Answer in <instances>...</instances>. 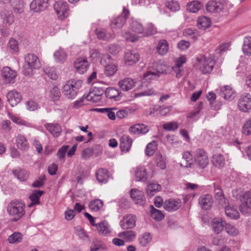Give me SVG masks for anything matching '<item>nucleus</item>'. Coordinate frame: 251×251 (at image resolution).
<instances>
[{
    "label": "nucleus",
    "mask_w": 251,
    "mask_h": 251,
    "mask_svg": "<svg viewBox=\"0 0 251 251\" xmlns=\"http://www.w3.org/2000/svg\"><path fill=\"white\" fill-rule=\"evenodd\" d=\"M6 211L9 216L13 217V221L16 222L25 214V204L19 200L12 201L8 204Z\"/></svg>",
    "instance_id": "obj_1"
},
{
    "label": "nucleus",
    "mask_w": 251,
    "mask_h": 251,
    "mask_svg": "<svg viewBox=\"0 0 251 251\" xmlns=\"http://www.w3.org/2000/svg\"><path fill=\"white\" fill-rule=\"evenodd\" d=\"M82 81L79 79H71L67 81L62 87L63 95L68 99H75L79 89L81 87Z\"/></svg>",
    "instance_id": "obj_2"
},
{
    "label": "nucleus",
    "mask_w": 251,
    "mask_h": 251,
    "mask_svg": "<svg viewBox=\"0 0 251 251\" xmlns=\"http://www.w3.org/2000/svg\"><path fill=\"white\" fill-rule=\"evenodd\" d=\"M41 67L40 61L38 57L32 53L25 55L23 72L25 75H30L33 70L38 69Z\"/></svg>",
    "instance_id": "obj_3"
},
{
    "label": "nucleus",
    "mask_w": 251,
    "mask_h": 251,
    "mask_svg": "<svg viewBox=\"0 0 251 251\" xmlns=\"http://www.w3.org/2000/svg\"><path fill=\"white\" fill-rule=\"evenodd\" d=\"M194 163L200 169L205 168L209 164V158L207 152L202 148L196 150L194 156Z\"/></svg>",
    "instance_id": "obj_4"
},
{
    "label": "nucleus",
    "mask_w": 251,
    "mask_h": 251,
    "mask_svg": "<svg viewBox=\"0 0 251 251\" xmlns=\"http://www.w3.org/2000/svg\"><path fill=\"white\" fill-rule=\"evenodd\" d=\"M241 204L239 209L241 213L248 216L251 213V191L245 193L240 198Z\"/></svg>",
    "instance_id": "obj_5"
},
{
    "label": "nucleus",
    "mask_w": 251,
    "mask_h": 251,
    "mask_svg": "<svg viewBox=\"0 0 251 251\" xmlns=\"http://www.w3.org/2000/svg\"><path fill=\"white\" fill-rule=\"evenodd\" d=\"M198 66L200 70L203 73H210L214 66L215 62L211 58H206L204 56H200L197 57Z\"/></svg>",
    "instance_id": "obj_6"
},
{
    "label": "nucleus",
    "mask_w": 251,
    "mask_h": 251,
    "mask_svg": "<svg viewBox=\"0 0 251 251\" xmlns=\"http://www.w3.org/2000/svg\"><path fill=\"white\" fill-rule=\"evenodd\" d=\"M226 8L227 3L224 0H211L206 4V10L211 13H220Z\"/></svg>",
    "instance_id": "obj_7"
},
{
    "label": "nucleus",
    "mask_w": 251,
    "mask_h": 251,
    "mask_svg": "<svg viewBox=\"0 0 251 251\" xmlns=\"http://www.w3.org/2000/svg\"><path fill=\"white\" fill-rule=\"evenodd\" d=\"M54 9L60 20L66 18L69 15L68 3L63 0L56 2L54 4Z\"/></svg>",
    "instance_id": "obj_8"
},
{
    "label": "nucleus",
    "mask_w": 251,
    "mask_h": 251,
    "mask_svg": "<svg viewBox=\"0 0 251 251\" xmlns=\"http://www.w3.org/2000/svg\"><path fill=\"white\" fill-rule=\"evenodd\" d=\"M239 109L243 112H251V95L250 93L242 95L238 102Z\"/></svg>",
    "instance_id": "obj_9"
},
{
    "label": "nucleus",
    "mask_w": 251,
    "mask_h": 251,
    "mask_svg": "<svg viewBox=\"0 0 251 251\" xmlns=\"http://www.w3.org/2000/svg\"><path fill=\"white\" fill-rule=\"evenodd\" d=\"M104 92V90L101 88L93 86L86 99L94 103L99 102L101 100Z\"/></svg>",
    "instance_id": "obj_10"
},
{
    "label": "nucleus",
    "mask_w": 251,
    "mask_h": 251,
    "mask_svg": "<svg viewBox=\"0 0 251 251\" xmlns=\"http://www.w3.org/2000/svg\"><path fill=\"white\" fill-rule=\"evenodd\" d=\"M17 76V72L9 67H5L1 70L2 80L5 83H13Z\"/></svg>",
    "instance_id": "obj_11"
},
{
    "label": "nucleus",
    "mask_w": 251,
    "mask_h": 251,
    "mask_svg": "<svg viewBox=\"0 0 251 251\" xmlns=\"http://www.w3.org/2000/svg\"><path fill=\"white\" fill-rule=\"evenodd\" d=\"M49 6L48 0H33L30 4L31 10L34 12L44 11Z\"/></svg>",
    "instance_id": "obj_12"
},
{
    "label": "nucleus",
    "mask_w": 251,
    "mask_h": 251,
    "mask_svg": "<svg viewBox=\"0 0 251 251\" xmlns=\"http://www.w3.org/2000/svg\"><path fill=\"white\" fill-rule=\"evenodd\" d=\"M136 218L135 215L129 214L125 216L120 222V226L123 229H132L136 225Z\"/></svg>",
    "instance_id": "obj_13"
},
{
    "label": "nucleus",
    "mask_w": 251,
    "mask_h": 251,
    "mask_svg": "<svg viewBox=\"0 0 251 251\" xmlns=\"http://www.w3.org/2000/svg\"><path fill=\"white\" fill-rule=\"evenodd\" d=\"M89 63L84 58H78L74 62V67L76 71L80 74H83L88 69Z\"/></svg>",
    "instance_id": "obj_14"
},
{
    "label": "nucleus",
    "mask_w": 251,
    "mask_h": 251,
    "mask_svg": "<svg viewBox=\"0 0 251 251\" xmlns=\"http://www.w3.org/2000/svg\"><path fill=\"white\" fill-rule=\"evenodd\" d=\"M163 205L165 210L172 212L177 210L181 206V202L180 200L171 199L166 200Z\"/></svg>",
    "instance_id": "obj_15"
},
{
    "label": "nucleus",
    "mask_w": 251,
    "mask_h": 251,
    "mask_svg": "<svg viewBox=\"0 0 251 251\" xmlns=\"http://www.w3.org/2000/svg\"><path fill=\"white\" fill-rule=\"evenodd\" d=\"M6 98L12 107L17 105L22 100L21 95L15 90L9 91L6 95Z\"/></svg>",
    "instance_id": "obj_16"
},
{
    "label": "nucleus",
    "mask_w": 251,
    "mask_h": 251,
    "mask_svg": "<svg viewBox=\"0 0 251 251\" xmlns=\"http://www.w3.org/2000/svg\"><path fill=\"white\" fill-rule=\"evenodd\" d=\"M213 201L212 196L209 194L201 196L199 199V203L201 207L205 210L209 209Z\"/></svg>",
    "instance_id": "obj_17"
},
{
    "label": "nucleus",
    "mask_w": 251,
    "mask_h": 251,
    "mask_svg": "<svg viewBox=\"0 0 251 251\" xmlns=\"http://www.w3.org/2000/svg\"><path fill=\"white\" fill-rule=\"evenodd\" d=\"M135 84V80L129 77L124 78L118 82V86L124 91H127L132 89Z\"/></svg>",
    "instance_id": "obj_18"
},
{
    "label": "nucleus",
    "mask_w": 251,
    "mask_h": 251,
    "mask_svg": "<svg viewBox=\"0 0 251 251\" xmlns=\"http://www.w3.org/2000/svg\"><path fill=\"white\" fill-rule=\"evenodd\" d=\"M226 225L225 221L220 217L214 218L211 223L212 230L217 234L220 233L223 230Z\"/></svg>",
    "instance_id": "obj_19"
},
{
    "label": "nucleus",
    "mask_w": 251,
    "mask_h": 251,
    "mask_svg": "<svg viewBox=\"0 0 251 251\" xmlns=\"http://www.w3.org/2000/svg\"><path fill=\"white\" fill-rule=\"evenodd\" d=\"M132 143L131 138L127 135H123L120 139V147L122 152L129 151Z\"/></svg>",
    "instance_id": "obj_20"
},
{
    "label": "nucleus",
    "mask_w": 251,
    "mask_h": 251,
    "mask_svg": "<svg viewBox=\"0 0 251 251\" xmlns=\"http://www.w3.org/2000/svg\"><path fill=\"white\" fill-rule=\"evenodd\" d=\"M139 58V55L135 51L128 50L125 53L124 61L127 65H132L136 63Z\"/></svg>",
    "instance_id": "obj_21"
},
{
    "label": "nucleus",
    "mask_w": 251,
    "mask_h": 251,
    "mask_svg": "<svg viewBox=\"0 0 251 251\" xmlns=\"http://www.w3.org/2000/svg\"><path fill=\"white\" fill-rule=\"evenodd\" d=\"M130 197L137 204H143L145 197L143 192L136 189H132L130 191Z\"/></svg>",
    "instance_id": "obj_22"
},
{
    "label": "nucleus",
    "mask_w": 251,
    "mask_h": 251,
    "mask_svg": "<svg viewBox=\"0 0 251 251\" xmlns=\"http://www.w3.org/2000/svg\"><path fill=\"white\" fill-rule=\"evenodd\" d=\"M221 95L225 99L231 100L234 99L236 96V92L230 86H226L221 89Z\"/></svg>",
    "instance_id": "obj_23"
},
{
    "label": "nucleus",
    "mask_w": 251,
    "mask_h": 251,
    "mask_svg": "<svg viewBox=\"0 0 251 251\" xmlns=\"http://www.w3.org/2000/svg\"><path fill=\"white\" fill-rule=\"evenodd\" d=\"M45 126L54 137H58L62 132L60 126L57 123H47L45 125Z\"/></svg>",
    "instance_id": "obj_24"
},
{
    "label": "nucleus",
    "mask_w": 251,
    "mask_h": 251,
    "mask_svg": "<svg viewBox=\"0 0 251 251\" xmlns=\"http://www.w3.org/2000/svg\"><path fill=\"white\" fill-rule=\"evenodd\" d=\"M121 93L117 89L113 87L107 88L105 91V95L106 98L114 100L119 101L121 98Z\"/></svg>",
    "instance_id": "obj_25"
},
{
    "label": "nucleus",
    "mask_w": 251,
    "mask_h": 251,
    "mask_svg": "<svg viewBox=\"0 0 251 251\" xmlns=\"http://www.w3.org/2000/svg\"><path fill=\"white\" fill-rule=\"evenodd\" d=\"M44 191L41 190H34L29 195V199L31 202L28 205L29 207H31L34 205L40 203V198L43 194Z\"/></svg>",
    "instance_id": "obj_26"
},
{
    "label": "nucleus",
    "mask_w": 251,
    "mask_h": 251,
    "mask_svg": "<svg viewBox=\"0 0 251 251\" xmlns=\"http://www.w3.org/2000/svg\"><path fill=\"white\" fill-rule=\"evenodd\" d=\"M211 162L215 167L221 168L225 164V158L223 154L216 153L212 156Z\"/></svg>",
    "instance_id": "obj_27"
},
{
    "label": "nucleus",
    "mask_w": 251,
    "mask_h": 251,
    "mask_svg": "<svg viewBox=\"0 0 251 251\" xmlns=\"http://www.w3.org/2000/svg\"><path fill=\"white\" fill-rule=\"evenodd\" d=\"M135 176L137 181H146L148 178L147 169L144 166H140L136 168Z\"/></svg>",
    "instance_id": "obj_28"
},
{
    "label": "nucleus",
    "mask_w": 251,
    "mask_h": 251,
    "mask_svg": "<svg viewBox=\"0 0 251 251\" xmlns=\"http://www.w3.org/2000/svg\"><path fill=\"white\" fill-rule=\"evenodd\" d=\"M16 142L17 147L21 150L26 151L29 148V144L26 138L21 134L16 137Z\"/></svg>",
    "instance_id": "obj_29"
},
{
    "label": "nucleus",
    "mask_w": 251,
    "mask_h": 251,
    "mask_svg": "<svg viewBox=\"0 0 251 251\" xmlns=\"http://www.w3.org/2000/svg\"><path fill=\"white\" fill-rule=\"evenodd\" d=\"M129 131L135 134H145L149 131L148 127L144 124H136L129 128Z\"/></svg>",
    "instance_id": "obj_30"
},
{
    "label": "nucleus",
    "mask_w": 251,
    "mask_h": 251,
    "mask_svg": "<svg viewBox=\"0 0 251 251\" xmlns=\"http://www.w3.org/2000/svg\"><path fill=\"white\" fill-rule=\"evenodd\" d=\"M95 33L99 39L105 41H109L114 38V35L111 33H106L103 29L97 28L95 30Z\"/></svg>",
    "instance_id": "obj_31"
},
{
    "label": "nucleus",
    "mask_w": 251,
    "mask_h": 251,
    "mask_svg": "<svg viewBox=\"0 0 251 251\" xmlns=\"http://www.w3.org/2000/svg\"><path fill=\"white\" fill-rule=\"evenodd\" d=\"M1 17L5 24L10 25L14 22V15L11 11L3 10L1 13Z\"/></svg>",
    "instance_id": "obj_32"
},
{
    "label": "nucleus",
    "mask_w": 251,
    "mask_h": 251,
    "mask_svg": "<svg viewBox=\"0 0 251 251\" xmlns=\"http://www.w3.org/2000/svg\"><path fill=\"white\" fill-rule=\"evenodd\" d=\"M98 181L101 183H105L108 179V171L106 169L100 168L96 173Z\"/></svg>",
    "instance_id": "obj_33"
},
{
    "label": "nucleus",
    "mask_w": 251,
    "mask_h": 251,
    "mask_svg": "<svg viewBox=\"0 0 251 251\" xmlns=\"http://www.w3.org/2000/svg\"><path fill=\"white\" fill-rule=\"evenodd\" d=\"M211 24L210 19L207 17H200L198 20V26L200 29L202 30H205L208 28L210 26Z\"/></svg>",
    "instance_id": "obj_34"
},
{
    "label": "nucleus",
    "mask_w": 251,
    "mask_h": 251,
    "mask_svg": "<svg viewBox=\"0 0 251 251\" xmlns=\"http://www.w3.org/2000/svg\"><path fill=\"white\" fill-rule=\"evenodd\" d=\"M125 22V17L122 15H120L112 21L110 24L111 27L113 29H120L123 27Z\"/></svg>",
    "instance_id": "obj_35"
},
{
    "label": "nucleus",
    "mask_w": 251,
    "mask_h": 251,
    "mask_svg": "<svg viewBox=\"0 0 251 251\" xmlns=\"http://www.w3.org/2000/svg\"><path fill=\"white\" fill-rule=\"evenodd\" d=\"M192 158V155L190 151L184 152L182 155L183 162H181L180 165L185 168L191 167L193 165Z\"/></svg>",
    "instance_id": "obj_36"
},
{
    "label": "nucleus",
    "mask_w": 251,
    "mask_h": 251,
    "mask_svg": "<svg viewBox=\"0 0 251 251\" xmlns=\"http://www.w3.org/2000/svg\"><path fill=\"white\" fill-rule=\"evenodd\" d=\"M117 109L114 108H97L96 110L102 113H104L111 120L116 119V114L115 111Z\"/></svg>",
    "instance_id": "obj_37"
},
{
    "label": "nucleus",
    "mask_w": 251,
    "mask_h": 251,
    "mask_svg": "<svg viewBox=\"0 0 251 251\" xmlns=\"http://www.w3.org/2000/svg\"><path fill=\"white\" fill-rule=\"evenodd\" d=\"M152 70L155 72L157 73L159 75H160V74L166 73V67L160 61L154 62L152 64Z\"/></svg>",
    "instance_id": "obj_38"
},
{
    "label": "nucleus",
    "mask_w": 251,
    "mask_h": 251,
    "mask_svg": "<svg viewBox=\"0 0 251 251\" xmlns=\"http://www.w3.org/2000/svg\"><path fill=\"white\" fill-rule=\"evenodd\" d=\"M242 50L245 55L248 56L251 55V37L248 36L244 38Z\"/></svg>",
    "instance_id": "obj_39"
},
{
    "label": "nucleus",
    "mask_w": 251,
    "mask_h": 251,
    "mask_svg": "<svg viewBox=\"0 0 251 251\" xmlns=\"http://www.w3.org/2000/svg\"><path fill=\"white\" fill-rule=\"evenodd\" d=\"M98 230L100 233L105 235L111 232L110 227L106 221H103L97 225Z\"/></svg>",
    "instance_id": "obj_40"
},
{
    "label": "nucleus",
    "mask_w": 251,
    "mask_h": 251,
    "mask_svg": "<svg viewBox=\"0 0 251 251\" xmlns=\"http://www.w3.org/2000/svg\"><path fill=\"white\" fill-rule=\"evenodd\" d=\"M169 50L168 44L165 40H160L157 46L158 53L160 55H164L168 52Z\"/></svg>",
    "instance_id": "obj_41"
},
{
    "label": "nucleus",
    "mask_w": 251,
    "mask_h": 251,
    "mask_svg": "<svg viewBox=\"0 0 251 251\" xmlns=\"http://www.w3.org/2000/svg\"><path fill=\"white\" fill-rule=\"evenodd\" d=\"M150 207L151 216L152 219L158 221H161L164 219V215L161 211L155 208L152 205H151Z\"/></svg>",
    "instance_id": "obj_42"
},
{
    "label": "nucleus",
    "mask_w": 251,
    "mask_h": 251,
    "mask_svg": "<svg viewBox=\"0 0 251 251\" xmlns=\"http://www.w3.org/2000/svg\"><path fill=\"white\" fill-rule=\"evenodd\" d=\"M155 161L157 167L162 170L166 168V158L160 153L156 154L154 157Z\"/></svg>",
    "instance_id": "obj_43"
},
{
    "label": "nucleus",
    "mask_w": 251,
    "mask_h": 251,
    "mask_svg": "<svg viewBox=\"0 0 251 251\" xmlns=\"http://www.w3.org/2000/svg\"><path fill=\"white\" fill-rule=\"evenodd\" d=\"M161 189V186L155 183H152L149 184L147 186V192L148 195L150 197H152L154 194Z\"/></svg>",
    "instance_id": "obj_44"
},
{
    "label": "nucleus",
    "mask_w": 251,
    "mask_h": 251,
    "mask_svg": "<svg viewBox=\"0 0 251 251\" xmlns=\"http://www.w3.org/2000/svg\"><path fill=\"white\" fill-rule=\"evenodd\" d=\"M136 236L135 232L132 230L125 231L118 234V236L124 237L127 242H131L133 240Z\"/></svg>",
    "instance_id": "obj_45"
},
{
    "label": "nucleus",
    "mask_w": 251,
    "mask_h": 251,
    "mask_svg": "<svg viewBox=\"0 0 251 251\" xmlns=\"http://www.w3.org/2000/svg\"><path fill=\"white\" fill-rule=\"evenodd\" d=\"M55 61L57 62H63L67 57V53L61 49L55 51L53 54Z\"/></svg>",
    "instance_id": "obj_46"
},
{
    "label": "nucleus",
    "mask_w": 251,
    "mask_h": 251,
    "mask_svg": "<svg viewBox=\"0 0 251 251\" xmlns=\"http://www.w3.org/2000/svg\"><path fill=\"white\" fill-rule=\"evenodd\" d=\"M225 213L227 217L231 219H236L239 218V212L233 207L226 206Z\"/></svg>",
    "instance_id": "obj_47"
},
{
    "label": "nucleus",
    "mask_w": 251,
    "mask_h": 251,
    "mask_svg": "<svg viewBox=\"0 0 251 251\" xmlns=\"http://www.w3.org/2000/svg\"><path fill=\"white\" fill-rule=\"evenodd\" d=\"M201 3L198 1H194L187 5L188 11L192 13H197L201 8Z\"/></svg>",
    "instance_id": "obj_48"
},
{
    "label": "nucleus",
    "mask_w": 251,
    "mask_h": 251,
    "mask_svg": "<svg viewBox=\"0 0 251 251\" xmlns=\"http://www.w3.org/2000/svg\"><path fill=\"white\" fill-rule=\"evenodd\" d=\"M13 173L14 176L22 181L26 180L28 176L27 171L25 170H16L13 171Z\"/></svg>",
    "instance_id": "obj_49"
},
{
    "label": "nucleus",
    "mask_w": 251,
    "mask_h": 251,
    "mask_svg": "<svg viewBox=\"0 0 251 251\" xmlns=\"http://www.w3.org/2000/svg\"><path fill=\"white\" fill-rule=\"evenodd\" d=\"M103 201L99 199H97L90 202L89 207L94 211H99L103 206Z\"/></svg>",
    "instance_id": "obj_50"
},
{
    "label": "nucleus",
    "mask_w": 251,
    "mask_h": 251,
    "mask_svg": "<svg viewBox=\"0 0 251 251\" xmlns=\"http://www.w3.org/2000/svg\"><path fill=\"white\" fill-rule=\"evenodd\" d=\"M130 26L133 31L138 33H144V28L142 24L138 21L132 20Z\"/></svg>",
    "instance_id": "obj_51"
},
{
    "label": "nucleus",
    "mask_w": 251,
    "mask_h": 251,
    "mask_svg": "<svg viewBox=\"0 0 251 251\" xmlns=\"http://www.w3.org/2000/svg\"><path fill=\"white\" fill-rule=\"evenodd\" d=\"M151 239V235L149 233H145L138 238V241L142 246L145 247L149 243Z\"/></svg>",
    "instance_id": "obj_52"
},
{
    "label": "nucleus",
    "mask_w": 251,
    "mask_h": 251,
    "mask_svg": "<svg viewBox=\"0 0 251 251\" xmlns=\"http://www.w3.org/2000/svg\"><path fill=\"white\" fill-rule=\"evenodd\" d=\"M156 149V143L155 141L151 142L147 145L145 150V154L149 156H152Z\"/></svg>",
    "instance_id": "obj_53"
},
{
    "label": "nucleus",
    "mask_w": 251,
    "mask_h": 251,
    "mask_svg": "<svg viewBox=\"0 0 251 251\" xmlns=\"http://www.w3.org/2000/svg\"><path fill=\"white\" fill-rule=\"evenodd\" d=\"M162 127L167 131H175L178 127V123L175 121L167 122L163 124Z\"/></svg>",
    "instance_id": "obj_54"
},
{
    "label": "nucleus",
    "mask_w": 251,
    "mask_h": 251,
    "mask_svg": "<svg viewBox=\"0 0 251 251\" xmlns=\"http://www.w3.org/2000/svg\"><path fill=\"white\" fill-rule=\"evenodd\" d=\"M242 132L245 135H251V118L245 121L242 127Z\"/></svg>",
    "instance_id": "obj_55"
},
{
    "label": "nucleus",
    "mask_w": 251,
    "mask_h": 251,
    "mask_svg": "<svg viewBox=\"0 0 251 251\" xmlns=\"http://www.w3.org/2000/svg\"><path fill=\"white\" fill-rule=\"evenodd\" d=\"M183 35L190 38L195 39L197 38L198 34L197 29L195 28H187L184 30Z\"/></svg>",
    "instance_id": "obj_56"
},
{
    "label": "nucleus",
    "mask_w": 251,
    "mask_h": 251,
    "mask_svg": "<svg viewBox=\"0 0 251 251\" xmlns=\"http://www.w3.org/2000/svg\"><path fill=\"white\" fill-rule=\"evenodd\" d=\"M117 71V67L113 64L106 66L105 68V74L106 76H112Z\"/></svg>",
    "instance_id": "obj_57"
},
{
    "label": "nucleus",
    "mask_w": 251,
    "mask_h": 251,
    "mask_svg": "<svg viewBox=\"0 0 251 251\" xmlns=\"http://www.w3.org/2000/svg\"><path fill=\"white\" fill-rule=\"evenodd\" d=\"M50 97L53 100H58L60 96V91L59 88L57 86H53L50 89Z\"/></svg>",
    "instance_id": "obj_58"
},
{
    "label": "nucleus",
    "mask_w": 251,
    "mask_h": 251,
    "mask_svg": "<svg viewBox=\"0 0 251 251\" xmlns=\"http://www.w3.org/2000/svg\"><path fill=\"white\" fill-rule=\"evenodd\" d=\"M45 73L51 79L55 80L57 78V75L55 68L53 67H46L44 70Z\"/></svg>",
    "instance_id": "obj_59"
},
{
    "label": "nucleus",
    "mask_w": 251,
    "mask_h": 251,
    "mask_svg": "<svg viewBox=\"0 0 251 251\" xmlns=\"http://www.w3.org/2000/svg\"><path fill=\"white\" fill-rule=\"evenodd\" d=\"M166 6L173 12L179 10L180 7L178 2L174 0L168 1L166 3Z\"/></svg>",
    "instance_id": "obj_60"
},
{
    "label": "nucleus",
    "mask_w": 251,
    "mask_h": 251,
    "mask_svg": "<svg viewBox=\"0 0 251 251\" xmlns=\"http://www.w3.org/2000/svg\"><path fill=\"white\" fill-rule=\"evenodd\" d=\"M22 239V234L19 232H15L9 237L8 240L10 243L13 244L20 242Z\"/></svg>",
    "instance_id": "obj_61"
},
{
    "label": "nucleus",
    "mask_w": 251,
    "mask_h": 251,
    "mask_svg": "<svg viewBox=\"0 0 251 251\" xmlns=\"http://www.w3.org/2000/svg\"><path fill=\"white\" fill-rule=\"evenodd\" d=\"M225 229L226 232L230 235L232 236H234L237 235L238 233V230L235 228L232 225L228 224H226L225 226Z\"/></svg>",
    "instance_id": "obj_62"
},
{
    "label": "nucleus",
    "mask_w": 251,
    "mask_h": 251,
    "mask_svg": "<svg viewBox=\"0 0 251 251\" xmlns=\"http://www.w3.org/2000/svg\"><path fill=\"white\" fill-rule=\"evenodd\" d=\"M159 75L158 73L153 71H148L144 75V79L147 81L154 79L158 78Z\"/></svg>",
    "instance_id": "obj_63"
},
{
    "label": "nucleus",
    "mask_w": 251,
    "mask_h": 251,
    "mask_svg": "<svg viewBox=\"0 0 251 251\" xmlns=\"http://www.w3.org/2000/svg\"><path fill=\"white\" fill-rule=\"evenodd\" d=\"M157 32L156 28L154 25L150 23L148 25L147 28L144 31V36H148Z\"/></svg>",
    "instance_id": "obj_64"
}]
</instances>
